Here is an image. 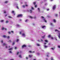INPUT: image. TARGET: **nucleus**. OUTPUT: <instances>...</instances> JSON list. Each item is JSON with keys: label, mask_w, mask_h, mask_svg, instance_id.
<instances>
[{"label": "nucleus", "mask_w": 60, "mask_h": 60, "mask_svg": "<svg viewBox=\"0 0 60 60\" xmlns=\"http://www.w3.org/2000/svg\"><path fill=\"white\" fill-rule=\"evenodd\" d=\"M58 48H60V45H58Z\"/></svg>", "instance_id": "79ce46f5"}, {"label": "nucleus", "mask_w": 60, "mask_h": 60, "mask_svg": "<svg viewBox=\"0 0 60 60\" xmlns=\"http://www.w3.org/2000/svg\"><path fill=\"white\" fill-rule=\"evenodd\" d=\"M56 16H58V15H57V14H56Z\"/></svg>", "instance_id": "3c124183"}, {"label": "nucleus", "mask_w": 60, "mask_h": 60, "mask_svg": "<svg viewBox=\"0 0 60 60\" xmlns=\"http://www.w3.org/2000/svg\"><path fill=\"white\" fill-rule=\"evenodd\" d=\"M9 53H11V54H12V52L11 51H10L9 52Z\"/></svg>", "instance_id": "cd10ccee"}, {"label": "nucleus", "mask_w": 60, "mask_h": 60, "mask_svg": "<svg viewBox=\"0 0 60 60\" xmlns=\"http://www.w3.org/2000/svg\"><path fill=\"white\" fill-rule=\"evenodd\" d=\"M29 56L30 57H32V56H33L32 55H29Z\"/></svg>", "instance_id": "c756f323"}, {"label": "nucleus", "mask_w": 60, "mask_h": 60, "mask_svg": "<svg viewBox=\"0 0 60 60\" xmlns=\"http://www.w3.org/2000/svg\"><path fill=\"white\" fill-rule=\"evenodd\" d=\"M22 7H23V8H25L26 7L25 5H24L22 6Z\"/></svg>", "instance_id": "473e14b6"}, {"label": "nucleus", "mask_w": 60, "mask_h": 60, "mask_svg": "<svg viewBox=\"0 0 60 60\" xmlns=\"http://www.w3.org/2000/svg\"><path fill=\"white\" fill-rule=\"evenodd\" d=\"M4 20H1V21L0 22H4Z\"/></svg>", "instance_id": "b1692460"}, {"label": "nucleus", "mask_w": 60, "mask_h": 60, "mask_svg": "<svg viewBox=\"0 0 60 60\" xmlns=\"http://www.w3.org/2000/svg\"><path fill=\"white\" fill-rule=\"evenodd\" d=\"M5 30H7V29H6V28H5Z\"/></svg>", "instance_id": "e2e57ef3"}, {"label": "nucleus", "mask_w": 60, "mask_h": 60, "mask_svg": "<svg viewBox=\"0 0 60 60\" xmlns=\"http://www.w3.org/2000/svg\"><path fill=\"white\" fill-rule=\"evenodd\" d=\"M56 8V5H54L53 6V10H54Z\"/></svg>", "instance_id": "423d86ee"}, {"label": "nucleus", "mask_w": 60, "mask_h": 60, "mask_svg": "<svg viewBox=\"0 0 60 60\" xmlns=\"http://www.w3.org/2000/svg\"><path fill=\"white\" fill-rule=\"evenodd\" d=\"M29 17L31 19H35L36 18V16H34V17L32 16H30Z\"/></svg>", "instance_id": "20e7f679"}, {"label": "nucleus", "mask_w": 60, "mask_h": 60, "mask_svg": "<svg viewBox=\"0 0 60 60\" xmlns=\"http://www.w3.org/2000/svg\"><path fill=\"white\" fill-rule=\"evenodd\" d=\"M19 57H20V58H22V56H21V55L20 54L19 56Z\"/></svg>", "instance_id": "2eb2a0df"}, {"label": "nucleus", "mask_w": 60, "mask_h": 60, "mask_svg": "<svg viewBox=\"0 0 60 60\" xmlns=\"http://www.w3.org/2000/svg\"><path fill=\"white\" fill-rule=\"evenodd\" d=\"M16 27H19V26H20V25H19V24H17L16 25Z\"/></svg>", "instance_id": "9b49d317"}, {"label": "nucleus", "mask_w": 60, "mask_h": 60, "mask_svg": "<svg viewBox=\"0 0 60 60\" xmlns=\"http://www.w3.org/2000/svg\"><path fill=\"white\" fill-rule=\"evenodd\" d=\"M41 19L43 20L44 21V22H45V23H47V20H46V19H45V18L43 16H42L41 17Z\"/></svg>", "instance_id": "f03ea898"}, {"label": "nucleus", "mask_w": 60, "mask_h": 60, "mask_svg": "<svg viewBox=\"0 0 60 60\" xmlns=\"http://www.w3.org/2000/svg\"><path fill=\"white\" fill-rule=\"evenodd\" d=\"M8 17H9V18H11V17L10 16H8Z\"/></svg>", "instance_id": "864d4df0"}, {"label": "nucleus", "mask_w": 60, "mask_h": 60, "mask_svg": "<svg viewBox=\"0 0 60 60\" xmlns=\"http://www.w3.org/2000/svg\"><path fill=\"white\" fill-rule=\"evenodd\" d=\"M8 42H11V40H9Z\"/></svg>", "instance_id": "c85d7f7f"}, {"label": "nucleus", "mask_w": 60, "mask_h": 60, "mask_svg": "<svg viewBox=\"0 0 60 60\" xmlns=\"http://www.w3.org/2000/svg\"><path fill=\"white\" fill-rule=\"evenodd\" d=\"M48 37L49 38H50L51 37V39H52V40H53V37H52L51 36V35H49L48 36Z\"/></svg>", "instance_id": "39448f33"}, {"label": "nucleus", "mask_w": 60, "mask_h": 60, "mask_svg": "<svg viewBox=\"0 0 60 60\" xmlns=\"http://www.w3.org/2000/svg\"><path fill=\"white\" fill-rule=\"evenodd\" d=\"M55 32L57 31L59 33V34H59L58 37H59V39H60V33H59L60 32V31H59L58 30H57V29L55 30Z\"/></svg>", "instance_id": "7ed1b4c3"}, {"label": "nucleus", "mask_w": 60, "mask_h": 60, "mask_svg": "<svg viewBox=\"0 0 60 60\" xmlns=\"http://www.w3.org/2000/svg\"><path fill=\"white\" fill-rule=\"evenodd\" d=\"M41 41H43V40H42V39H41Z\"/></svg>", "instance_id": "680f3d73"}, {"label": "nucleus", "mask_w": 60, "mask_h": 60, "mask_svg": "<svg viewBox=\"0 0 60 60\" xmlns=\"http://www.w3.org/2000/svg\"><path fill=\"white\" fill-rule=\"evenodd\" d=\"M45 27H46V26H42V28H45Z\"/></svg>", "instance_id": "f3484780"}, {"label": "nucleus", "mask_w": 60, "mask_h": 60, "mask_svg": "<svg viewBox=\"0 0 60 60\" xmlns=\"http://www.w3.org/2000/svg\"><path fill=\"white\" fill-rule=\"evenodd\" d=\"M23 16V15L22 14L19 15L17 16V17L19 18V17H22Z\"/></svg>", "instance_id": "0eeeda50"}, {"label": "nucleus", "mask_w": 60, "mask_h": 60, "mask_svg": "<svg viewBox=\"0 0 60 60\" xmlns=\"http://www.w3.org/2000/svg\"><path fill=\"white\" fill-rule=\"evenodd\" d=\"M15 49H17V47H15Z\"/></svg>", "instance_id": "5fc2aeb1"}, {"label": "nucleus", "mask_w": 60, "mask_h": 60, "mask_svg": "<svg viewBox=\"0 0 60 60\" xmlns=\"http://www.w3.org/2000/svg\"><path fill=\"white\" fill-rule=\"evenodd\" d=\"M1 42L2 43H3V40H1Z\"/></svg>", "instance_id": "bb28decb"}, {"label": "nucleus", "mask_w": 60, "mask_h": 60, "mask_svg": "<svg viewBox=\"0 0 60 60\" xmlns=\"http://www.w3.org/2000/svg\"><path fill=\"white\" fill-rule=\"evenodd\" d=\"M46 60H48V59L46 58Z\"/></svg>", "instance_id": "bf43d9fd"}, {"label": "nucleus", "mask_w": 60, "mask_h": 60, "mask_svg": "<svg viewBox=\"0 0 60 60\" xmlns=\"http://www.w3.org/2000/svg\"><path fill=\"white\" fill-rule=\"evenodd\" d=\"M22 32H23L22 31L20 32L19 33L21 35V33H22Z\"/></svg>", "instance_id": "a878e982"}, {"label": "nucleus", "mask_w": 60, "mask_h": 60, "mask_svg": "<svg viewBox=\"0 0 60 60\" xmlns=\"http://www.w3.org/2000/svg\"><path fill=\"white\" fill-rule=\"evenodd\" d=\"M28 6V5L26 4V7H27V6Z\"/></svg>", "instance_id": "09e8293b"}, {"label": "nucleus", "mask_w": 60, "mask_h": 60, "mask_svg": "<svg viewBox=\"0 0 60 60\" xmlns=\"http://www.w3.org/2000/svg\"><path fill=\"white\" fill-rule=\"evenodd\" d=\"M31 8L33 10H34V8L33 7H31Z\"/></svg>", "instance_id": "ea45409f"}, {"label": "nucleus", "mask_w": 60, "mask_h": 60, "mask_svg": "<svg viewBox=\"0 0 60 60\" xmlns=\"http://www.w3.org/2000/svg\"><path fill=\"white\" fill-rule=\"evenodd\" d=\"M44 47L45 48H48V46H47L46 45H45Z\"/></svg>", "instance_id": "4be33fe9"}, {"label": "nucleus", "mask_w": 60, "mask_h": 60, "mask_svg": "<svg viewBox=\"0 0 60 60\" xmlns=\"http://www.w3.org/2000/svg\"><path fill=\"white\" fill-rule=\"evenodd\" d=\"M3 37H4V38H6V37H7V36L5 35H4L3 36Z\"/></svg>", "instance_id": "a211bd4d"}, {"label": "nucleus", "mask_w": 60, "mask_h": 60, "mask_svg": "<svg viewBox=\"0 0 60 60\" xmlns=\"http://www.w3.org/2000/svg\"><path fill=\"white\" fill-rule=\"evenodd\" d=\"M37 45L38 46H40V45L39 44H37Z\"/></svg>", "instance_id": "412c9836"}, {"label": "nucleus", "mask_w": 60, "mask_h": 60, "mask_svg": "<svg viewBox=\"0 0 60 60\" xmlns=\"http://www.w3.org/2000/svg\"><path fill=\"white\" fill-rule=\"evenodd\" d=\"M26 47V45H24L22 46V48H24V47Z\"/></svg>", "instance_id": "f8f14e48"}, {"label": "nucleus", "mask_w": 60, "mask_h": 60, "mask_svg": "<svg viewBox=\"0 0 60 60\" xmlns=\"http://www.w3.org/2000/svg\"><path fill=\"white\" fill-rule=\"evenodd\" d=\"M3 46H5V48H6V49H7V48H10V46H9L8 47V46L5 43H4L3 44Z\"/></svg>", "instance_id": "f257e3e1"}, {"label": "nucleus", "mask_w": 60, "mask_h": 60, "mask_svg": "<svg viewBox=\"0 0 60 60\" xmlns=\"http://www.w3.org/2000/svg\"><path fill=\"white\" fill-rule=\"evenodd\" d=\"M49 9H47V11H49Z\"/></svg>", "instance_id": "49530a36"}, {"label": "nucleus", "mask_w": 60, "mask_h": 60, "mask_svg": "<svg viewBox=\"0 0 60 60\" xmlns=\"http://www.w3.org/2000/svg\"><path fill=\"white\" fill-rule=\"evenodd\" d=\"M16 8L18 9H19V7L18 6H17V5H16Z\"/></svg>", "instance_id": "c9c22d12"}, {"label": "nucleus", "mask_w": 60, "mask_h": 60, "mask_svg": "<svg viewBox=\"0 0 60 60\" xmlns=\"http://www.w3.org/2000/svg\"><path fill=\"white\" fill-rule=\"evenodd\" d=\"M47 44V43L46 42H45L44 44H45H45Z\"/></svg>", "instance_id": "13d9d810"}, {"label": "nucleus", "mask_w": 60, "mask_h": 60, "mask_svg": "<svg viewBox=\"0 0 60 60\" xmlns=\"http://www.w3.org/2000/svg\"><path fill=\"white\" fill-rule=\"evenodd\" d=\"M33 60H36V59H34Z\"/></svg>", "instance_id": "774afa93"}, {"label": "nucleus", "mask_w": 60, "mask_h": 60, "mask_svg": "<svg viewBox=\"0 0 60 60\" xmlns=\"http://www.w3.org/2000/svg\"><path fill=\"white\" fill-rule=\"evenodd\" d=\"M22 36L25 37H26V34H25L24 33H23L22 34Z\"/></svg>", "instance_id": "6e6552de"}, {"label": "nucleus", "mask_w": 60, "mask_h": 60, "mask_svg": "<svg viewBox=\"0 0 60 60\" xmlns=\"http://www.w3.org/2000/svg\"><path fill=\"white\" fill-rule=\"evenodd\" d=\"M15 44V42H14L13 43V45H14Z\"/></svg>", "instance_id": "de8ad7c7"}, {"label": "nucleus", "mask_w": 60, "mask_h": 60, "mask_svg": "<svg viewBox=\"0 0 60 60\" xmlns=\"http://www.w3.org/2000/svg\"><path fill=\"white\" fill-rule=\"evenodd\" d=\"M59 15H60V12H59Z\"/></svg>", "instance_id": "338daca9"}, {"label": "nucleus", "mask_w": 60, "mask_h": 60, "mask_svg": "<svg viewBox=\"0 0 60 60\" xmlns=\"http://www.w3.org/2000/svg\"><path fill=\"white\" fill-rule=\"evenodd\" d=\"M19 54V52H17V55H18V54Z\"/></svg>", "instance_id": "a18cd8bd"}, {"label": "nucleus", "mask_w": 60, "mask_h": 60, "mask_svg": "<svg viewBox=\"0 0 60 60\" xmlns=\"http://www.w3.org/2000/svg\"><path fill=\"white\" fill-rule=\"evenodd\" d=\"M49 52H47V55H46V56H47V57H49V55H49Z\"/></svg>", "instance_id": "1a4fd4ad"}, {"label": "nucleus", "mask_w": 60, "mask_h": 60, "mask_svg": "<svg viewBox=\"0 0 60 60\" xmlns=\"http://www.w3.org/2000/svg\"><path fill=\"white\" fill-rule=\"evenodd\" d=\"M38 11H39V12H40V8H38Z\"/></svg>", "instance_id": "72a5a7b5"}, {"label": "nucleus", "mask_w": 60, "mask_h": 60, "mask_svg": "<svg viewBox=\"0 0 60 60\" xmlns=\"http://www.w3.org/2000/svg\"><path fill=\"white\" fill-rule=\"evenodd\" d=\"M53 22L54 23H55V22H56V20L55 19H54L53 20Z\"/></svg>", "instance_id": "4468645a"}, {"label": "nucleus", "mask_w": 60, "mask_h": 60, "mask_svg": "<svg viewBox=\"0 0 60 60\" xmlns=\"http://www.w3.org/2000/svg\"><path fill=\"white\" fill-rule=\"evenodd\" d=\"M12 49H13V48H11L9 49V50H12Z\"/></svg>", "instance_id": "6ab92c4d"}, {"label": "nucleus", "mask_w": 60, "mask_h": 60, "mask_svg": "<svg viewBox=\"0 0 60 60\" xmlns=\"http://www.w3.org/2000/svg\"><path fill=\"white\" fill-rule=\"evenodd\" d=\"M27 21H28V20L27 19L26 20H25V22H27Z\"/></svg>", "instance_id": "393cba45"}, {"label": "nucleus", "mask_w": 60, "mask_h": 60, "mask_svg": "<svg viewBox=\"0 0 60 60\" xmlns=\"http://www.w3.org/2000/svg\"><path fill=\"white\" fill-rule=\"evenodd\" d=\"M34 5H35V4H36V2H34Z\"/></svg>", "instance_id": "37998d69"}, {"label": "nucleus", "mask_w": 60, "mask_h": 60, "mask_svg": "<svg viewBox=\"0 0 60 60\" xmlns=\"http://www.w3.org/2000/svg\"><path fill=\"white\" fill-rule=\"evenodd\" d=\"M58 28L59 29H60V27L59 28Z\"/></svg>", "instance_id": "69168bd1"}, {"label": "nucleus", "mask_w": 60, "mask_h": 60, "mask_svg": "<svg viewBox=\"0 0 60 60\" xmlns=\"http://www.w3.org/2000/svg\"><path fill=\"white\" fill-rule=\"evenodd\" d=\"M26 59H28V58L27 57H26Z\"/></svg>", "instance_id": "4d7b16f0"}, {"label": "nucleus", "mask_w": 60, "mask_h": 60, "mask_svg": "<svg viewBox=\"0 0 60 60\" xmlns=\"http://www.w3.org/2000/svg\"><path fill=\"white\" fill-rule=\"evenodd\" d=\"M50 25L51 26H53V24L52 23H50Z\"/></svg>", "instance_id": "aec40b11"}, {"label": "nucleus", "mask_w": 60, "mask_h": 60, "mask_svg": "<svg viewBox=\"0 0 60 60\" xmlns=\"http://www.w3.org/2000/svg\"><path fill=\"white\" fill-rule=\"evenodd\" d=\"M9 22V21H7L6 22V23H8Z\"/></svg>", "instance_id": "7c9ffc66"}, {"label": "nucleus", "mask_w": 60, "mask_h": 60, "mask_svg": "<svg viewBox=\"0 0 60 60\" xmlns=\"http://www.w3.org/2000/svg\"><path fill=\"white\" fill-rule=\"evenodd\" d=\"M7 3H8V1H6L5 2V3L6 4H7Z\"/></svg>", "instance_id": "c03bdc74"}, {"label": "nucleus", "mask_w": 60, "mask_h": 60, "mask_svg": "<svg viewBox=\"0 0 60 60\" xmlns=\"http://www.w3.org/2000/svg\"><path fill=\"white\" fill-rule=\"evenodd\" d=\"M52 50H54V48H52Z\"/></svg>", "instance_id": "603ef678"}, {"label": "nucleus", "mask_w": 60, "mask_h": 60, "mask_svg": "<svg viewBox=\"0 0 60 60\" xmlns=\"http://www.w3.org/2000/svg\"><path fill=\"white\" fill-rule=\"evenodd\" d=\"M45 35H44L42 37V38L43 39H44V37H45Z\"/></svg>", "instance_id": "2f4dec72"}, {"label": "nucleus", "mask_w": 60, "mask_h": 60, "mask_svg": "<svg viewBox=\"0 0 60 60\" xmlns=\"http://www.w3.org/2000/svg\"><path fill=\"white\" fill-rule=\"evenodd\" d=\"M14 11H12V13L14 15H15V13H14Z\"/></svg>", "instance_id": "ddd939ff"}, {"label": "nucleus", "mask_w": 60, "mask_h": 60, "mask_svg": "<svg viewBox=\"0 0 60 60\" xmlns=\"http://www.w3.org/2000/svg\"><path fill=\"white\" fill-rule=\"evenodd\" d=\"M29 52H30V53H35V52L34 51L32 52L31 51H29Z\"/></svg>", "instance_id": "9d476101"}, {"label": "nucleus", "mask_w": 60, "mask_h": 60, "mask_svg": "<svg viewBox=\"0 0 60 60\" xmlns=\"http://www.w3.org/2000/svg\"><path fill=\"white\" fill-rule=\"evenodd\" d=\"M45 41L46 42H48V41L47 40H45Z\"/></svg>", "instance_id": "5701e85b"}, {"label": "nucleus", "mask_w": 60, "mask_h": 60, "mask_svg": "<svg viewBox=\"0 0 60 60\" xmlns=\"http://www.w3.org/2000/svg\"><path fill=\"white\" fill-rule=\"evenodd\" d=\"M50 1H53V0H50Z\"/></svg>", "instance_id": "0e129e2a"}, {"label": "nucleus", "mask_w": 60, "mask_h": 60, "mask_svg": "<svg viewBox=\"0 0 60 60\" xmlns=\"http://www.w3.org/2000/svg\"><path fill=\"white\" fill-rule=\"evenodd\" d=\"M11 32L12 34H14V32L13 31H11Z\"/></svg>", "instance_id": "f704fd0d"}, {"label": "nucleus", "mask_w": 60, "mask_h": 60, "mask_svg": "<svg viewBox=\"0 0 60 60\" xmlns=\"http://www.w3.org/2000/svg\"><path fill=\"white\" fill-rule=\"evenodd\" d=\"M37 5H35V8H36V7H37Z\"/></svg>", "instance_id": "a19ab883"}, {"label": "nucleus", "mask_w": 60, "mask_h": 60, "mask_svg": "<svg viewBox=\"0 0 60 60\" xmlns=\"http://www.w3.org/2000/svg\"><path fill=\"white\" fill-rule=\"evenodd\" d=\"M29 11L31 13H32V10L31 9L30 10V11Z\"/></svg>", "instance_id": "dca6fc26"}, {"label": "nucleus", "mask_w": 60, "mask_h": 60, "mask_svg": "<svg viewBox=\"0 0 60 60\" xmlns=\"http://www.w3.org/2000/svg\"><path fill=\"white\" fill-rule=\"evenodd\" d=\"M8 34H11V33L10 32V31L8 32Z\"/></svg>", "instance_id": "58836bf2"}, {"label": "nucleus", "mask_w": 60, "mask_h": 60, "mask_svg": "<svg viewBox=\"0 0 60 60\" xmlns=\"http://www.w3.org/2000/svg\"><path fill=\"white\" fill-rule=\"evenodd\" d=\"M4 27H3L2 28V30H4Z\"/></svg>", "instance_id": "e433bc0d"}, {"label": "nucleus", "mask_w": 60, "mask_h": 60, "mask_svg": "<svg viewBox=\"0 0 60 60\" xmlns=\"http://www.w3.org/2000/svg\"><path fill=\"white\" fill-rule=\"evenodd\" d=\"M19 41V39H18L17 40V42H18V41Z\"/></svg>", "instance_id": "4c0bfd02"}, {"label": "nucleus", "mask_w": 60, "mask_h": 60, "mask_svg": "<svg viewBox=\"0 0 60 60\" xmlns=\"http://www.w3.org/2000/svg\"><path fill=\"white\" fill-rule=\"evenodd\" d=\"M4 13H6V11H4Z\"/></svg>", "instance_id": "6e6d98bb"}, {"label": "nucleus", "mask_w": 60, "mask_h": 60, "mask_svg": "<svg viewBox=\"0 0 60 60\" xmlns=\"http://www.w3.org/2000/svg\"><path fill=\"white\" fill-rule=\"evenodd\" d=\"M8 39H9L10 38V36H8Z\"/></svg>", "instance_id": "8fccbe9b"}, {"label": "nucleus", "mask_w": 60, "mask_h": 60, "mask_svg": "<svg viewBox=\"0 0 60 60\" xmlns=\"http://www.w3.org/2000/svg\"><path fill=\"white\" fill-rule=\"evenodd\" d=\"M33 25H34V26L35 25V24H34V23H33Z\"/></svg>", "instance_id": "052dcab7"}]
</instances>
